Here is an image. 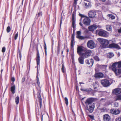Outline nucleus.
<instances>
[{
  "label": "nucleus",
  "instance_id": "obj_1",
  "mask_svg": "<svg viewBox=\"0 0 121 121\" xmlns=\"http://www.w3.org/2000/svg\"><path fill=\"white\" fill-rule=\"evenodd\" d=\"M94 100V98H91L87 99L85 102L86 108L91 113L93 112L95 107V104H92Z\"/></svg>",
  "mask_w": 121,
  "mask_h": 121
},
{
  "label": "nucleus",
  "instance_id": "obj_2",
  "mask_svg": "<svg viewBox=\"0 0 121 121\" xmlns=\"http://www.w3.org/2000/svg\"><path fill=\"white\" fill-rule=\"evenodd\" d=\"M98 40L102 45V48H105L107 47L109 44V41L107 39L102 38H99L98 39Z\"/></svg>",
  "mask_w": 121,
  "mask_h": 121
},
{
  "label": "nucleus",
  "instance_id": "obj_3",
  "mask_svg": "<svg viewBox=\"0 0 121 121\" xmlns=\"http://www.w3.org/2000/svg\"><path fill=\"white\" fill-rule=\"evenodd\" d=\"M87 47L91 49H93L95 47V44L94 42L92 40L89 41L87 43Z\"/></svg>",
  "mask_w": 121,
  "mask_h": 121
},
{
  "label": "nucleus",
  "instance_id": "obj_4",
  "mask_svg": "<svg viewBox=\"0 0 121 121\" xmlns=\"http://www.w3.org/2000/svg\"><path fill=\"white\" fill-rule=\"evenodd\" d=\"M92 53V51L90 50H87L85 52L82 54L81 55L83 58H86L89 57Z\"/></svg>",
  "mask_w": 121,
  "mask_h": 121
},
{
  "label": "nucleus",
  "instance_id": "obj_5",
  "mask_svg": "<svg viewBox=\"0 0 121 121\" xmlns=\"http://www.w3.org/2000/svg\"><path fill=\"white\" fill-rule=\"evenodd\" d=\"M99 35L104 37H107L108 36V34L107 32L103 30H100L98 33Z\"/></svg>",
  "mask_w": 121,
  "mask_h": 121
},
{
  "label": "nucleus",
  "instance_id": "obj_6",
  "mask_svg": "<svg viewBox=\"0 0 121 121\" xmlns=\"http://www.w3.org/2000/svg\"><path fill=\"white\" fill-rule=\"evenodd\" d=\"M88 16L90 18H93L96 17V12L95 11L91 10L89 11L88 13Z\"/></svg>",
  "mask_w": 121,
  "mask_h": 121
},
{
  "label": "nucleus",
  "instance_id": "obj_7",
  "mask_svg": "<svg viewBox=\"0 0 121 121\" xmlns=\"http://www.w3.org/2000/svg\"><path fill=\"white\" fill-rule=\"evenodd\" d=\"M91 20L88 17H86L84 18L83 21V23L86 26H89L90 25Z\"/></svg>",
  "mask_w": 121,
  "mask_h": 121
},
{
  "label": "nucleus",
  "instance_id": "obj_8",
  "mask_svg": "<svg viewBox=\"0 0 121 121\" xmlns=\"http://www.w3.org/2000/svg\"><path fill=\"white\" fill-rule=\"evenodd\" d=\"M101 82L102 85L105 87L108 86L110 85L109 81L107 80H102L101 81Z\"/></svg>",
  "mask_w": 121,
  "mask_h": 121
},
{
  "label": "nucleus",
  "instance_id": "obj_9",
  "mask_svg": "<svg viewBox=\"0 0 121 121\" xmlns=\"http://www.w3.org/2000/svg\"><path fill=\"white\" fill-rule=\"evenodd\" d=\"M85 63L89 67H91L92 66L94 63L93 59H91L86 60H85Z\"/></svg>",
  "mask_w": 121,
  "mask_h": 121
},
{
  "label": "nucleus",
  "instance_id": "obj_10",
  "mask_svg": "<svg viewBox=\"0 0 121 121\" xmlns=\"http://www.w3.org/2000/svg\"><path fill=\"white\" fill-rule=\"evenodd\" d=\"M84 48L82 46H79L77 48V52L80 56H81L83 53L82 52L84 50Z\"/></svg>",
  "mask_w": 121,
  "mask_h": 121
},
{
  "label": "nucleus",
  "instance_id": "obj_11",
  "mask_svg": "<svg viewBox=\"0 0 121 121\" xmlns=\"http://www.w3.org/2000/svg\"><path fill=\"white\" fill-rule=\"evenodd\" d=\"M77 35L76 37L81 40L84 39L86 38V37H85L82 36L81 35V32L80 31H78L77 32Z\"/></svg>",
  "mask_w": 121,
  "mask_h": 121
},
{
  "label": "nucleus",
  "instance_id": "obj_12",
  "mask_svg": "<svg viewBox=\"0 0 121 121\" xmlns=\"http://www.w3.org/2000/svg\"><path fill=\"white\" fill-rule=\"evenodd\" d=\"M98 27V26L95 24H93L89 26L88 29L91 31H93L96 29Z\"/></svg>",
  "mask_w": 121,
  "mask_h": 121
},
{
  "label": "nucleus",
  "instance_id": "obj_13",
  "mask_svg": "<svg viewBox=\"0 0 121 121\" xmlns=\"http://www.w3.org/2000/svg\"><path fill=\"white\" fill-rule=\"evenodd\" d=\"M108 47L109 48H114L118 49H121L120 46L117 44L114 43L109 44Z\"/></svg>",
  "mask_w": 121,
  "mask_h": 121
},
{
  "label": "nucleus",
  "instance_id": "obj_14",
  "mask_svg": "<svg viewBox=\"0 0 121 121\" xmlns=\"http://www.w3.org/2000/svg\"><path fill=\"white\" fill-rule=\"evenodd\" d=\"M103 119L104 121H110L111 118L107 114L103 116Z\"/></svg>",
  "mask_w": 121,
  "mask_h": 121
},
{
  "label": "nucleus",
  "instance_id": "obj_15",
  "mask_svg": "<svg viewBox=\"0 0 121 121\" xmlns=\"http://www.w3.org/2000/svg\"><path fill=\"white\" fill-rule=\"evenodd\" d=\"M40 61V57L39 54L38 50V49L37 52V54L36 56V62L37 66L39 64Z\"/></svg>",
  "mask_w": 121,
  "mask_h": 121
},
{
  "label": "nucleus",
  "instance_id": "obj_16",
  "mask_svg": "<svg viewBox=\"0 0 121 121\" xmlns=\"http://www.w3.org/2000/svg\"><path fill=\"white\" fill-rule=\"evenodd\" d=\"M110 112L113 114L117 115L120 113V111L118 109H112L110 110Z\"/></svg>",
  "mask_w": 121,
  "mask_h": 121
},
{
  "label": "nucleus",
  "instance_id": "obj_17",
  "mask_svg": "<svg viewBox=\"0 0 121 121\" xmlns=\"http://www.w3.org/2000/svg\"><path fill=\"white\" fill-rule=\"evenodd\" d=\"M113 92L115 94H118L121 93V89L119 88H116L113 90Z\"/></svg>",
  "mask_w": 121,
  "mask_h": 121
},
{
  "label": "nucleus",
  "instance_id": "obj_18",
  "mask_svg": "<svg viewBox=\"0 0 121 121\" xmlns=\"http://www.w3.org/2000/svg\"><path fill=\"white\" fill-rule=\"evenodd\" d=\"M117 63L116 62L114 63L112 65V70L115 73L117 74V68L116 67V64Z\"/></svg>",
  "mask_w": 121,
  "mask_h": 121
},
{
  "label": "nucleus",
  "instance_id": "obj_19",
  "mask_svg": "<svg viewBox=\"0 0 121 121\" xmlns=\"http://www.w3.org/2000/svg\"><path fill=\"white\" fill-rule=\"evenodd\" d=\"M104 74L101 73H99L95 74V77L96 78H101L103 77Z\"/></svg>",
  "mask_w": 121,
  "mask_h": 121
},
{
  "label": "nucleus",
  "instance_id": "obj_20",
  "mask_svg": "<svg viewBox=\"0 0 121 121\" xmlns=\"http://www.w3.org/2000/svg\"><path fill=\"white\" fill-rule=\"evenodd\" d=\"M80 56L78 59V61L81 64H84V59L85 58H83L82 56Z\"/></svg>",
  "mask_w": 121,
  "mask_h": 121
},
{
  "label": "nucleus",
  "instance_id": "obj_21",
  "mask_svg": "<svg viewBox=\"0 0 121 121\" xmlns=\"http://www.w3.org/2000/svg\"><path fill=\"white\" fill-rule=\"evenodd\" d=\"M115 101L121 100V95H117L114 98Z\"/></svg>",
  "mask_w": 121,
  "mask_h": 121
},
{
  "label": "nucleus",
  "instance_id": "obj_22",
  "mask_svg": "<svg viewBox=\"0 0 121 121\" xmlns=\"http://www.w3.org/2000/svg\"><path fill=\"white\" fill-rule=\"evenodd\" d=\"M84 6L86 8H90L91 6V4L90 2H88V3H85Z\"/></svg>",
  "mask_w": 121,
  "mask_h": 121
},
{
  "label": "nucleus",
  "instance_id": "obj_23",
  "mask_svg": "<svg viewBox=\"0 0 121 121\" xmlns=\"http://www.w3.org/2000/svg\"><path fill=\"white\" fill-rule=\"evenodd\" d=\"M15 85L12 86L10 90L12 94H14L15 92Z\"/></svg>",
  "mask_w": 121,
  "mask_h": 121
},
{
  "label": "nucleus",
  "instance_id": "obj_24",
  "mask_svg": "<svg viewBox=\"0 0 121 121\" xmlns=\"http://www.w3.org/2000/svg\"><path fill=\"white\" fill-rule=\"evenodd\" d=\"M98 66L101 69H105L107 67L106 65H98Z\"/></svg>",
  "mask_w": 121,
  "mask_h": 121
},
{
  "label": "nucleus",
  "instance_id": "obj_25",
  "mask_svg": "<svg viewBox=\"0 0 121 121\" xmlns=\"http://www.w3.org/2000/svg\"><path fill=\"white\" fill-rule=\"evenodd\" d=\"M108 57L109 58H111L114 56L112 52H109L108 54Z\"/></svg>",
  "mask_w": 121,
  "mask_h": 121
},
{
  "label": "nucleus",
  "instance_id": "obj_26",
  "mask_svg": "<svg viewBox=\"0 0 121 121\" xmlns=\"http://www.w3.org/2000/svg\"><path fill=\"white\" fill-rule=\"evenodd\" d=\"M45 115L47 116V114L45 113H43L42 112L41 113V119L42 121L43 120V117L44 118L45 117Z\"/></svg>",
  "mask_w": 121,
  "mask_h": 121
},
{
  "label": "nucleus",
  "instance_id": "obj_27",
  "mask_svg": "<svg viewBox=\"0 0 121 121\" xmlns=\"http://www.w3.org/2000/svg\"><path fill=\"white\" fill-rule=\"evenodd\" d=\"M106 28L107 30L108 31H111L112 30V27L110 25H107L106 26Z\"/></svg>",
  "mask_w": 121,
  "mask_h": 121
},
{
  "label": "nucleus",
  "instance_id": "obj_28",
  "mask_svg": "<svg viewBox=\"0 0 121 121\" xmlns=\"http://www.w3.org/2000/svg\"><path fill=\"white\" fill-rule=\"evenodd\" d=\"M19 98L18 96H17L15 99V102L16 103V104H17L19 102Z\"/></svg>",
  "mask_w": 121,
  "mask_h": 121
},
{
  "label": "nucleus",
  "instance_id": "obj_29",
  "mask_svg": "<svg viewBox=\"0 0 121 121\" xmlns=\"http://www.w3.org/2000/svg\"><path fill=\"white\" fill-rule=\"evenodd\" d=\"M97 91L96 90H92L89 93V94H91L92 96H94L95 95V93Z\"/></svg>",
  "mask_w": 121,
  "mask_h": 121
},
{
  "label": "nucleus",
  "instance_id": "obj_30",
  "mask_svg": "<svg viewBox=\"0 0 121 121\" xmlns=\"http://www.w3.org/2000/svg\"><path fill=\"white\" fill-rule=\"evenodd\" d=\"M116 63H117L116 65H117V67L118 68L121 67V61Z\"/></svg>",
  "mask_w": 121,
  "mask_h": 121
},
{
  "label": "nucleus",
  "instance_id": "obj_31",
  "mask_svg": "<svg viewBox=\"0 0 121 121\" xmlns=\"http://www.w3.org/2000/svg\"><path fill=\"white\" fill-rule=\"evenodd\" d=\"M94 58L96 61H99L100 60L99 58L97 56H95L94 57Z\"/></svg>",
  "mask_w": 121,
  "mask_h": 121
},
{
  "label": "nucleus",
  "instance_id": "obj_32",
  "mask_svg": "<svg viewBox=\"0 0 121 121\" xmlns=\"http://www.w3.org/2000/svg\"><path fill=\"white\" fill-rule=\"evenodd\" d=\"M37 94V97L38 98L39 101L42 100L40 93L39 92H38V93Z\"/></svg>",
  "mask_w": 121,
  "mask_h": 121
},
{
  "label": "nucleus",
  "instance_id": "obj_33",
  "mask_svg": "<svg viewBox=\"0 0 121 121\" xmlns=\"http://www.w3.org/2000/svg\"><path fill=\"white\" fill-rule=\"evenodd\" d=\"M72 26L73 27L74 29L75 27V20H72Z\"/></svg>",
  "mask_w": 121,
  "mask_h": 121
},
{
  "label": "nucleus",
  "instance_id": "obj_34",
  "mask_svg": "<svg viewBox=\"0 0 121 121\" xmlns=\"http://www.w3.org/2000/svg\"><path fill=\"white\" fill-rule=\"evenodd\" d=\"M121 73V69H118L117 73V74L115 73L116 75H119Z\"/></svg>",
  "mask_w": 121,
  "mask_h": 121
},
{
  "label": "nucleus",
  "instance_id": "obj_35",
  "mask_svg": "<svg viewBox=\"0 0 121 121\" xmlns=\"http://www.w3.org/2000/svg\"><path fill=\"white\" fill-rule=\"evenodd\" d=\"M92 90V89L91 88L87 89H86V91L88 92L89 93Z\"/></svg>",
  "mask_w": 121,
  "mask_h": 121
},
{
  "label": "nucleus",
  "instance_id": "obj_36",
  "mask_svg": "<svg viewBox=\"0 0 121 121\" xmlns=\"http://www.w3.org/2000/svg\"><path fill=\"white\" fill-rule=\"evenodd\" d=\"M116 121H121V117H119L115 119Z\"/></svg>",
  "mask_w": 121,
  "mask_h": 121
},
{
  "label": "nucleus",
  "instance_id": "obj_37",
  "mask_svg": "<svg viewBox=\"0 0 121 121\" xmlns=\"http://www.w3.org/2000/svg\"><path fill=\"white\" fill-rule=\"evenodd\" d=\"M65 104L67 105H68V99L66 97H65Z\"/></svg>",
  "mask_w": 121,
  "mask_h": 121
},
{
  "label": "nucleus",
  "instance_id": "obj_38",
  "mask_svg": "<svg viewBox=\"0 0 121 121\" xmlns=\"http://www.w3.org/2000/svg\"><path fill=\"white\" fill-rule=\"evenodd\" d=\"M6 30L8 33L11 30V28L10 26H8L7 27Z\"/></svg>",
  "mask_w": 121,
  "mask_h": 121
},
{
  "label": "nucleus",
  "instance_id": "obj_39",
  "mask_svg": "<svg viewBox=\"0 0 121 121\" xmlns=\"http://www.w3.org/2000/svg\"><path fill=\"white\" fill-rule=\"evenodd\" d=\"M62 67L61 68V70L63 73H64L65 70L64 69V66L63 64H62Z\"/></svg>",
  "mask_w": 121,
  "mask_h": 121
},
{
  "label": "nucleus",
  "instance_id": "obj_40",
  "mask_svg": "<svg viewBox=\"0 0 121 121\" xmlns=\"http://www.w3.org/2000/svg\"><path fill=\"white\" fill-rule=\"evenodd\" d=\"M118 104L116 102L114 103V107H118Z\"/></svg>",
  "mask_w": 121,
  "mask_h": 121
},
{
  "label": "nucleus",
  "instance_id": "obj_41",
  "mask_svg": "<svg viewBox=\"0 0 121 121\" xmlns=\"http://www.w3.org/2000/svg\"><path fill=\"white\" fill-rule=\"evenodd\" d=\"M78 0H74V6H76V5L77 4V1Z\"/></svg>",
  "mask_w": 121,
  "mask_h": 121
},
{
  "label": "nucleus",
  "instance_id": "obj_42",
  "mask_svg": "<svg viewBox=\"0 0 121 121\" xmlns=\"http://www.w3.org/2000/svg\"><path fill=\"white\" fill-rule=\"evenodd\" d=\"M18 36V32H17V33L14 36V39L15 40H16L17 37Z\"/></svg>",
  "mask_w": 121,
  "mask_h": 121
},
{
  "label": "nucleus",
  "instance_id": "obj_43",
  "mask_svg": "<svg viewBox=\"0 0 121 121\" xmlns=\"http://www.w3.org/2000/svg\"><path fill=\"white\" fill-rule=\"evenodd\" d=\"M5 47H3L2 50V52H5Z\"/></svg>",
  "mask_w": 121,
  "mask_h": 121
},
{
  "label": "nucleus",
  "instance_id": "obj_44",
  "mask_svg": "<svg viewBox=\"0 0 121 121\" xmlns=\"http://www.w3.org/2000/svg\"><path fill=\"white\" fill-rule=\"evenodd\" d=\"M60 44L58 43V45L57 46V51L58 52H59L60 49Z\"/></svg>",
  "mask_w": 121,
  "mask_h": 121
},
{
  "label": "nucleus",
  "instance_id": "obj_45",
  "mask_svg": "<svg viewBox=\"0 0 121 121\" xmlns=\"http://www.w3.org/2000/svg\"><path fill=\"white\" fill-rule=\"evenodd\" d=\"M37 83L38 84V86L39 87H40V82H39V80L38 79V80H37Z\"/></svg>",
  "mask_w": 121,
  "mask_h": 121
},
{
  "label": "nucleus",
  "instance_id": "obj_46",
  "mask_svg": "<svg viewBox=\"0 0 121 121\" xmlns=\"http://www.w3.org/2000/svg\"><path fill=\"white\" fill-rule=\"evenodd\" d=\"M72 20H75V16L74 14H72Z\"/></svg>",
  "mask_w": 121,
  "mask_h": 121
},
{
  "label": "nucleus",
  "instance_id": "obj_47",
  "mask_svg": "<svg viewBox=\"0 0 121 121\" xmlns=\"http://www.w3.org/2000/svg\"><path fill=\"white\" fill-rule=\"evenodd\" d=\"M42 15V13L41 12H39L38 14V16L39 17L41 16Z\"/></svg>",
  "mask_w": 121,
  "mask_h": 121
},
{
  "label": "nucleus",
  "instance_id": "obj_48",
  "mask_svg": "<svg viewBox=\"0 0 121 121\" xmlns=\"http://www.w3.org/2000/svg\"><path fill=\"white\" fill-rule=\"evenodd\" d=\"M39 103L40 108H41L42 107V100H39Z\"/></svg>",
  "mask_w": 121,
  "mask_h": 121
},
{
  "label": "nucleus",
  "instance_id": "obj_49",
  "mask_svg": "<svg viewBox=\"0 0 121 121\" xmlns=\"http://www.w3.org/2000/svg\"><path fill=\"white\" fill-rule=\"evenodd\" d=\"M100 109L101 112H105V109L104 108H100Z\"/></svg>",
  "mask_w": 121,
  "mask_h": 121
},
{
  "label": "nucleus",
  "instance_id": "obj_50",
  "mask_svg": "<svg viewBox=\"0 0 121 121\" xmlns=\"http://www.w3.org/2000/svg\"><path fill=\"white\" fill-rule=\"evenodd\" d=\"M74 41H73L71 40V46L72 47L74 45Z\"/></svg>",
  "mask_w": 121,
  "mask_h": 121
},
{
  "label": "nucleus",
  "instance_id": "obj_51",
  "mask_svg": "<svg viewBox=\"0 0 121 121\" xmlns=\"http://www.w3.org/2000/svg\"><path fill=\"white\" fill-rule=\"evenodd\" d=\"M117 31L119 33H121V27H120L119 29L117 30Z\"/></svg>",
  "mask_w": 121,
  "mask_h": 121
},
{
  "label": "nucleus",
  "instance_id": "obj_52",
  "mask_svg": "<svg viewBox=\"0 0 121 121\" xmlns=\"http://www.w3.org/2000/svg\"><path fill=\"white\" fill-rule=\"evenodd\" d=\"M88 116L89 117H90L91 119H94V117L92 116H91V115H88Z\"/></svg>",
  "mask_w": 121,
  "mask_h": 121
},
{
  "label": "nucleus",
  "instance_id": "obj_53",
  "mask_svg": "<svg viewBox=\"0 0 121 121\" xmlns=\"http://www.w3.org/2000/svg\"><path fill=\"white\" fill-rule=\"evenodd\" d=\"M11 81L13 82H14L15 81V79L14 77H12L11 78Z\"/></svg>",
  "mask_w": 121,
  "mask_h": 121
},
{
  "label": "nucleus",
  "instance_id": "obj_54",
  "mask_svg": "<svg viewBox=\"0 0 121 121\" xmlns=\"http://www.w3.org/2000/svg\"><path fill=\"white\" fill-rule=\"evenodd\" d=\"M110 17L112 19H114L115 18V17L112 15Z\"/></svg>",
  "mask_w": 121,
  "mask_h": 121
},
{
  "label": "nucleus",
  "instance_id": "obj_55",
  "mask_svg": "<svg viewBox=\"0 0 121 121\" xmlns=\"http://www.w3.org/2000/svg\"><path fill=\"white\" fill-rule=\"evenodd\" d=\"M79 15L81 17H85L82 14H79Z\"/></svg>",
  "mask_w": 121,
  "mask_h": 121
},
{
  "label": "nucleus",
  "instance_id": "obj_56",
  "mask_svg": "<svg viewBox=\"0 0 121 121\" xmlns=\"http://www.w3.org/2000/svg\"><path fill=\"white\" fill-rule=\"evenodd\" d=\"M19 57L20 60H21V58L22 57L21 54V53L20 52L19 53Z\"/></svg>",
  "mask_w": 121,
  "mask_h": 121
},
{
  "label": "nucleus",
  "instance_id": "obj_57",
  "mask_svg": "<svg viewBox=\"0 0 121 121\" xmlns=\"http://www.w3.org/2000/svg\"><path fill=\"white\" fill-rule=\"evenodd\" d=\"M44 48L45 50H46L47 49L46 46L45 42H44Z\"/></svg>",
  "mask_w": 121,
  "mask_h": 121
},
{
  "label": "nucleus",
  "instance_id": "obj_58",
  "mask_svg": "<svg viewBox=\"0 0 121 121\" xmlns=\"http://www.w3.org/2000/svg\"><path fill=\"white\" fill-rule=\"evenodd\" d=\"M25 81V78H22V82H23Z\"/></svg>",
  "mask_w": 121,
  "mask_h": 121
},
{
  "label": "nucleus",
  "instance_id": "obj_59",
  "mask_svg": "<svg viewBox=\"0 0 121 121\" xmlns=\"http://www.w3.org/2000/svg\"><path fill=\"white\" fill-rule=\"evenodd\" d=\"M74 36H75L74 33H73L72 35V38H74Z\"/></svg>",
  "mask_w": 121,
  "mask_h": 121
},
{
  "label": "nucleus",
  "instance_id": "obj_60",
  "mask_svg": "<svg viewBox=\"0 0 121 121\" xmlns=\"http://www.w3.org/2000/svg\"><path fill=\"white\" fill-rule=\"evenodd\" d=\"M79 24L80 25L82 26H83V24H82V23L81 22H80V23H79Z\"/></svg>",
  "mask_w": 121,
  "mask_h": 121
},
{
  "label": "nucleus",
  "instance_id": "obj_61",
  "mask_svg": "<svg viewBox=\"0 0 121 121\" xmlns=\"http://www.w3.org/2000/svg\"><path fill=\"white\" fill-rule=\"evenodd\" d=\"M86 89H81V91H86Z\"/></svg>",
  "mask_w": 121,
  "mask_h": 121
},
{
  "label": "nucleus",
  "instance_id": "obj_62",
  "mask_svg": "<svg viewBox=\"0 0 121 121\" xmlns=\"http://www.w3.org/2000/svg\"><path fill=\"white\" fill-rule=\"evenodd\" d=\"M62 17H61L60 22V26L61 25V24H62Z\"/></svg>",
  "mask_w": 121,
  "mask_h": 121
},
{
  "label": "nucleus",
  "instance_id": "obj_63",
  "mask_svg": "<svg viewBox=\"0 0 121 121\" xmlns=\"http://www.w3.org/2000/svg\"><path fill=\"white\" fill-rule=\"evenodd\" d=\"M36 78H37V80H38V79L39 80V78L38 77V75L37 74V76Z\"/></svg>",
  "mask_w": 121,
  "mask_h": 121
},
{
  "label": "nucleus",
  "instance_id": "obj_64",
  "mask_svg": "<svg viewBox=\"0 0 121 121\" xmlns=\"http://www.w3.org/2000/svg\"><path fill=\"white\" fill-rule=\"evenodd\" d=\"M112 15V14H108V16L109 17H111Z\"/></svg>",
  "mask_w": 121,
  "mask_h": 121
}]
</instances>
